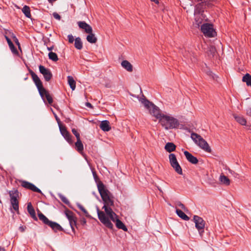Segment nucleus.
Segmentation results:
<instances>
[{
	"instance_id": "44",
	"label": "nucleus",
	"mask_w": 251,
	"mask_h": 251,
	"mask_svg": "<svg viewBox=\"0 0 251 251\" xmlns=\"http://www.w3.org/2000/svg\"><path fill=\"white\" fill-rule=\"evenodd\" d=\"M52 15H53V16L54 17V18L55 19H57L58 20H60L61 17H60V15L58 13H57L56 12H54Z\"/></svg>"
},
{
	"instance_id": "4",
	"label": "nucleus",
	"mask_w": 251,
	"mask_h": 251,
	"mask_svg": "<svg viewBox=\"0 0 251 251\" xmlns=\"http://www.w3.org/2000/svg\"><path fill=\"white\" fill-rule=\"evenodd\" d=\"M203 10L201 4L198 5L195 10L194 12V24L197 26H199L202 24V22L205 20V16L203 14Z\"/></svg>"
},
{
	"instance_id": "47",
	"label": "nucleus",
	"mask_w": 251,
	"mask_h": 251,
	"mask_svg": "<svg viewBox=\"0 0 251 251\" xmlns=\"http://www.w3.org/2000/svg\"><path fill=\"white\" fill-rule=\"evenodd\" d=\"M14 41L15 42V43L18 46L19 48H20V43L19 42L18 39L17 38H15V39H14Z\"/></svg>"
},
{
	"instance_id": "34",
	"label": "nucleus",
	"mask_w": 251,
	"mask_h": 251,
	"mask_svg": "<svg viewBox=\"0 0 251 251\" xmlns=\"http://www.w3.org/2000/svg\"><path fill=\"white\" fill-rule=\"evenodd\" d=\"M49 58L53 61L56 62L58 60V58L56 53L50 51L49 53Z\"/></svg>"
},
{
	"instance_id": "30",
	"label": "nucleus",
	"mask_w": 251,
	"mask_h": 251,
	"mask_svg": "<svg viewBox=\"0 0 251 251\" xmlns=\"http://www.w3.org/2000/svg\"><path fill=\"white\" fill-rule=\"evenodd\" d=\"M75 46L78 50H81L82 48V43L79 37L76 38L75 41Z\"/></svg>"
},
{
	"instance_id": "15",
	"label": "nucleus",
	"mask_w": 251,
	"mask_h": 251,
	"mask_svg": "<svg viewBox=\"0 0 251 251\" xmlns=\"http://www.w3.org/2000/svg\"><path fill=\"white\" fill-rule=\"evenodd\" d=\"M78 25L80 28L84 29L87 33L93 31L92 27L85 22H78Z\"/></svg>"
},
{
	"instance_id": "28",
	"label": "nucleus",
	"mask_w": 251,
	"mask_h": 251,
	"mask_svg": "<svg viewBox=\"0 0 251 251\" xmlns=\"http://www.w3.org/2000/svg\"><path fill=\"white\" fill-rule=\"evenodd\" d=\"M242 81L246 82L248 86H251V75L249 74H246L243 77Z\"/></svg>"
},
{
	"instance_id": "7",
	"label": "nucleus",
	"mask_w": 251,
	"mask_h": 251,
	"mask_svg": "<svg viewBox=\"0 0 251 251\" xmlns=\"http://www.w3.org/2000/svg\"><path fill=\"white\" fill-rule=\"evenodd\" d=\"M139 101L144 105L145 107L149 110L150 114L152 116H155V113L158 112L159 109L154 104L150 102L144 98H141Z\"/></svg>"
},
{
	"instance_id": "49",
	"label": "nucleus",
	"mask_w": 251,
	"mask_h": 251,
	"mask_svg": "<svg viewBox=\"0 0 251 251\" xmlns=\"http://www.w3.org/2000/svg\"><path fill=\"white\" fill-rule=\"evenodd\" d=\"M19 229L21 231L24 232L25 230V227L23 226H21L19 227Z\"/></svg>"
},
{
	"instance_id": "23",
	"label": "nucleus",
	"mask_w": 251,
	"mask_h": 251,
	"mask_svg": "<svg viewBox=\"0 0 251 251\" xmlns=\"http://www.w3.org/2000/svg\"><path fill=\"white\" fill-rule=\"evenodd\" d=\"M89 35L87 36L86 39L87 41L92 44H95L97 41V38L95 36V34L91 32L88 33Z\"/></svg>"
},
{
	"instance_id": "33",
	"label": "nucleus",
	"mask_w": 251,
	"mask_h": 251,
	"mask_svg": "<svg viewBox=\"0 0 251 251\" xmlns=\"http://www.w3.org/2000/svg\"><path fill=\"white\" fill-rule=\"evenodd\" d=\"M38 217L40 220L42 221L45 224L49 225L50 222L49 219L42 213H40L38 214Z\"/></svg>"
},
{
	"instance_id": "31",
	"label": "nucleus",
	"mask_w": 251,
	"mask_h": 251,
	"mask_svg": "<svg viewBox=\"0 0 251 251\" xmlns=\"http://www.w3.org/2000/svg\"><path fill=\"white\" fill-rule=\"evenodd\" d=\"M38 90L42 98L44 100L45 96L49 93L44 89L43 86L41 88H38Z\"/></svg>"
},
{
	"instance_id": "32",
	"label": "nucleus",
	"mask_w": 251,
	"mask_h": 251,
	"mask_svg": "<svg viewBox=\"0 0 251 251\" xmlns=\"http://www.w3.org/2000/svg\"><path fill=\"white\" fill-rule=\"evenodd\" d=\"M22 12L24 13L25 16L27 17V18H30L31 17V14H30V8L27 6H24L22 9Z\"/></svg>"
},
{
	"instance_id": "38",
	"label": "nucleus",
	"mask_w": 251,
	"mask_h": 251,
	"mask_svg": "<svg viewBox=\"0 0 251 251\" xmlns=\"http://www.w3.org/2000/svg\"><path fill=\"white\" fill-rule=\"evenodd\" d=\"M59 198H60V199L61 200V201L63 202H64L66 204H69V201H68V200L67 199V198L65 196H64V195H61V194H60L59 195Z\"/></svg>"
},
{
	"instance_id": "13",
	"label": "nucleus",
	"mask_w": 251,
	"mask_h": 251,
	"mask_svg": "<svg viewBox=\"0 0 251 251\" xmlns=\"http://www.w3.org/2000/svg\"><path fill=\"white\" fill-rule=\"evenodd\" d=\"M59 129L61 134L64 137V138L67 141V142L70 144H72L73 142L71 139V135L68 132V131L66 130V128L65 127L62 126L61 125H59Z\"/></svg>"
},
{
	"instance_id": "18",
	"label": "nucleus",
	"mask_w": 251,
	"mask_h": 251,
	"mask_svg": "<svg viewBox=\"0 0 251 251\" xmlns=\"http://www.w3.org/2000/svg\"><path fill=\"white\" fill-rule=\"evenodd\" d=\"M100 127L103 131H109L111 129L110 123L107 120H104L101 122Z\"/></svg>"
},
{
	"instance_id": "48",
	"label": "nucleus",
	"mask_w": 251,
	"mask_h": 251,
	"mask_svg": "<svg viewBox=\"0 0 251 251\" xmlns=\"http://www.w3.org/2000/svg\"><path fill=\"white\" fill-rule=\"evenodd\" d=\"M247 114L250 116H251V108L247 110Z\"/></svg>"
},
{
	"instance_id": "53",
	"label": "nucleus",
	"mask_w": 251,
	"mask_h": 251,
	"mask_svg": "<svg viewBox=\"0 0 251 251\" xmlns=\"http://www.w3.org/2000/svg\"><path fill=\"white\" fill-rule=\"evenodd\" d=\"M7 43L8 44V45L9 46L10 45H11L12 44V42H11V41L10 40H9V41H7Z\"/></svg>"
},
{
	"instance_id": "43",
	"label": "nucleus",
	"mask_w": 251,
	"mask_h": 251,
	"mask_svg": "<svg viewBox=\"0 0 251 251\" xmlns=\"http://www.w3.org/2000/svg\"><path fill=\"white\" fill-rule=\"evenodd\" d=\"M68 41H69V43H72L74 41V38L73 36L71 34L69 35L68 36Z\"/></svg>"
},
{
	"instance_id": "35",
	"label": "nucleus",
	"mask_w": 251,
	"mask_h": 251,
	"mask_svg": "<svg viewBox=\"0 0 251 251\" xmlns=\"http://www.w3.org/2000/svg\"><path fill=\"white\" fill-rule=\"evenodd\" d=\"M216 50L214 47L210 46L208 47V53L209 55L214 56L216 53Z\"/></svg>"
},
{
	"instance_id": "51",
	"label": "nucleus",
	"mask_w": 251,
	"mask_h": 251,
	"mask_svg": "<svg viewBox=\"0 0 251 251\" xmlns=\"http://www.w3.org/2000/svg\"><path fill=\"white\" fill-rule=\"evenodd\" d=\"M151 1L155 2L156 4L159 3V0H151Z\"/></svg>"
},
{
	"instance_id": "21",
	"label": "nucleus",
	"mask_w": 251,
	"mask_h": 251,
	"mask_svg": "<svg viewBox=\"0 0 251 251\" xmlns=\"http://www.w3.org/2000/svg\"><path fill=\"white\" fill-rule=\"evenodd\" d=\"M233 117L239 124L243 126L246 125L247 121L242 116L234 114Z\"/></svg>"
},
{
	"instance_id": "17",
	"label": "nucleus",
	"mask_w": 251,
	"mask_h": 251,
	"mask_svg": "<svg viewBox=\"0 0 251 251\" xmlns=\"http://www.w3.org/2000/svg\"><path fill=\"white\" fill-rule=\"evenodd\" d=\"M30 74L37 89L41 88L43 85L39 77L33 72H30Z\"/></svg>"
},
{
	"instance_id": "55",
	"label": "nucleus",
	"mask_w": 251,
	"mask_h": 251,
	"mask_svg": "<svg viewBox=\"0 0 251 251\" xmlns=\"http://www.w3.org/2000/svg\"><path fill=\"white\" fill-rule=\"evenodd\" d=\"M52 49H53V47H48V48H47L48 50H50H50H52Z\"/></svg>"
},
{
	"instance_id": "40",
	"label": "nucleus",
	"mask_w": 251,
	"mask_h": 251,
	"mask_svg": "<svg viewBox=\"0 0 251 251\" xmlns=\"http://www.w3.org/2000/svg\"><path fill=\"white\" fill-rule=\"evenodd\" d=\"M47 101H48V102L50 103V104H51L52 103L53 100H52V97H51V96L48 94L47 96H45V98Z\"/></svg>"
},
{
	"instance_id": "14",
	"label": "nucleus",
	"mask_w": 251,
	"mask_h": 251,
	"mask_svg": "<svg viewBox=\"0 0 251 251\" xmlns=\"http://www.w3.org/2000/svg\"><path fill=\"white\" fill-rule=\"evenodd\" d=\"M22 186L25 188L30 189L34 192L41 193V190L32 183L23 181L21 184Z\"/></svg>"
},
{
	"instance_id": "12",
	"label": "nucleus",
	"mask_w": 251,
	"mask_h": 251,
	"mask_svg": "<svg viewBox=\"0 0 251 251\" xmlns=\"http://www.w3.org/2000/svg\"><path fill=\"white\" fill-rule=\"evenodd\" d=\"M107 217L110 221L111 220L116 223V226L117 228L122 229L125 231H126L127 230V228L126 226L122 221L118 219V216L116 214L115 216H113V219H112L111 217L107 216Z\"/></svg>"
},
{
	"instance_id": "26",
	"label": "nucleus",
	"mask_w": 251,
	"mask_h": 251,
	"mask_svg": "<svg viewBox=\"0 0 251 251\" xmlns=\"http://www.w3.org/2000/svg\"><path fill=\"white\" fill-rule=\"evenodd\" d=\"M68 83L72 90H74L75 88V81L72 76L67 77Z\"/></svg>"
},
{
	"instance_id": "8",
	"label": "nucleus",
	"mask_w": 251,
	"mask_h": 251,
	"mask_svg": "<svg viewBox=\"0 0 251 251\" xmlns=\"http://www.w3.org/2000/svg\"><path fill=\"white\" fill-rule=\"evenodd\" d=\"M169 158L170 163L175 171L178 174L182 175V169L177 160L176 155L174 153H171L169 155Z\"/></svg>"
},
{
	"instance_id": "24",
	"label": "nucleus",
	"mask_w": 251,
	"mask_h": 251,
	"mask_svg": "<svg viewBox=\"0 0 251 251\" xmlns=\"http://www.w3.org/2000/svg\"><path fill=\"white\" fill-rule=\"evenodd\" d=\"M176 148V145L171 142L167 143L165 146V149L169 152L175 151Z\"/></svg>"
},
{
	"instance_id": "2",
	"label": "nucleus",
	"mask_w": 251,
	"mask_h": 251,
	"mask_svg": "<svg viewBox=\"0 0 251 251\" xmlns=\"http://www.w3.org/2000/svg\"><path fill=\"white\" fill-rule=\"evenodd\" d=\"M154 117L158 120L159 123L166 130L177 128L179 125V123L177 119L170 114L160 112V110L158 112L155 113Z\"/></svg>"
},
{
	"instance_id": "25",
	"label": "nucleus",
	"mask_w": 251,
	"mask_h": 251,
	"mask_svg": "<svg viewBox=\"0 0 251 251\" xmlns=\"http://www.w3.org/2000/svg\"><path fill=\"white\" fill-rule=\"evenodd\" d=\"M75 146L76 150L80 153H82L83 151V145L80 139H77V141L75 143Z\"/></svg>"
},
{
	"instance_id": "3",
	"label": "nucleus",
	"mask_w": 251,
	"mask_h": 251,
	"mask_svg": "<svg viewBox=\"0 0 251 251\" xmlns=\"http://www.w3.org/2000/svg\"><path fill=\"white\" fill-rule=\"evenodd\" d=\"M191 138L201 149L206 152H211V150L208 144L201 136L193 132L191 134Z\"/></svg>"
},
{
	"instance_id": "50",
	"label": "nucleus",
	"mask_w": 251,
	"mask_h": 251,
	"mask_svg": "<svg viewBox=\"0 0 251 251\" xmlns=\"http://www.w3.org/2000/svg\"><path fill=\"white\" fill-rule=\"evenodd\" d=\"M86 105L88 107H90V108H92V104L89 103V102H87L86 103Z\"/></svg>"
},
{
	"instance_id": "45",
	"label": "nucleus",
	"mask_w": 251,
	"mask_h": 251,
	"mask_svg": "<svg viewBox=\"0 0 251 251\" xmlns=\"http://www.w3.org/2000/svg\"><path fill=\"white\" fill-rule=\"evenodd\" d=\"M178 205L182 209L185 210V207L183 204L179 202L178 203Z\"/></svg>"
},
{
	"instance_id": "41",
	"label": "nucleus",
	"mask_w": 251,
	"mask_h": 251,
	"mask_svg": "<svg viewBox=\"0 0 251 251\" xmlns=\"http://www.w3.org/2000/svg\"><path fill=\"white\" fill-rule=\"evenodd\" d=\"M207 75L211 76L213 79L216 80L217 77V76L214 75L211 71H209L207 72Z\"/></svg>"
},
{
	"instance_id": "1",
	"label": "nucleus",
	"mask_w": 251,
	"mask_h": 251,
	"mask_svg": "<svg viewBox=\"0 0 251 251\" xmlns=\"http://www.w3.org/2000/svg\"><path fill=\"white\" fill-rule=\"evenodd\" d=\"M98 191L103 201L104 205L102 209L104 212L100 211L97 209V213L100 221L107 227L112 229L113 225L109 220L108 217L113 219V216H116V213L112 210L111 206L114 205L113 197L110 192L106 189L105 185L99 182L97 184Z\"/></svg>"
},
{
	"instance_id": "37",
	"label": "nucleus",
	"mask_w": 251,
	"mask_h": 251,
	"mask_svg": "<svg viewBox=\"0 0 251 251\" xmlns=\"http://www.w3.org/2000/svg\"><path fill=\"white\" fill-rule=\"evenodd\" d=\"M9 48L10 50H11L12 52L14 54H17L18 53V52L17 50V49L15 48L13 44L10 45L9 46Z\"/></svg>"
},
{
	"instance_id": "56",
	"label": "nucleus",
	"mask_w": 251,
	"mask_h": 251,
	"mask_svg": "<svg viewBox=\"0 0 251 251\" xmlns=\"http://www.w3.org/2000/svg\"><path fill=\"white\" fill-rule=\"evenodd\" d=\"M5 39H6V40L7 42L8 41H9V40H10V39H9L7 36H5Z\"/></svg>"
},
{
	"instance_id": "39",
	"label": "nucleus",
	"mask_w": 251,
	"mask_h": 251,
	"mask_svg": "<svg viewBox=\"0 0 251 251\" xmlns=\"http://www.w3.org/2000/svg\"><path fill=\"white\" fill-rule=\"evenodd\" d=\"M72 131L73 133L75 136L76 139H80L79 133L77 131V130L73 128Z\"/></svg>"
},
{
	"instance_id": "9",
	"label": "nucleus",
	"mask_w": 251,
	"mask_h": 251,
	"mask_svg": "<svg viewBox=\"0 0 251 251\" xmlns=\"http://www.w3.org/2000/svg\"><path fill=\"white\" fill-rule=\"evenodd\" d=\"M194 222L195 223L196 227L199 231V233L201 235L203 232L205 223L203 219L198 216H194L193 217Z\"/></svg>"
},
{
	"instance_id": "46",
	"label": "nucleus",
	"mask_w": 251,
	"mask_h": 251,
	"mask_svg": "<svg viewBox=\"0 0 251 251\" xmlns=\"http://www.w3.org/2000/svg\"><path fill=\"white\" fill-rule=\"evenodd\" d=\"M53 114L54 115V117H55V119H56L58 124H59V126L60 125L59 124L60 121L59 118L57 117V115L55 113H53Z\"/></svg>"
},
{
	"instance_id": "5",
	"label": "nucleus",
	"mask_w": 251,
	"mask_h": 251,
	"mask_svg": "<svg viewBox=\"0 0 251 251\" xmlns=\"http://www.w3.org/2000/svg\"><path fill=\"white\" fill-rule=\"evenodd\" d=\"M201 29L205 36L213 37L216 35V32L214 30L212 24L208 23L202 24Z\"/></svg>"
},
{
	"instance_id": "27",
	"label": "nucleus",
	"mask_w": 251,
	"mask_h": 251,
	"mask_svg": "<svg viewBox=\"0 0 251 251\" xmlns=\"http://www.w3.org/2000/svg\"><path fill=\"white\" fill-rule=\"evenodd\" d=\"M27 209L28 213L33 218H36L34 209L30 202L27 204Z\"/></svg>"
},
{
	"instance_id": "36",
	"label": "nucleus",
	"mask_w": 251,
	"mask_h": 251,
	"mask_svg": "<svg viewBox=\"0 0 251 251\" xmlns=\"http://www.w3.org/2000/svg\"><path fill=\"white\" fill-rule=\"evenodd\" d=\"M104 85L106 88H110L113 87L114 85L113 82L110 80L107 79L105 80Z\"/></svg>"
},
{
	"instance_id": "52",
	"label": "nucleus",
	"mask_w": 251,
	"mask_h": 251,
	"mask_svg": "<svg viewBox=\"0 0 251 251\" xmlns=\"http://www.w3.org/2000/svg\"><path fill=\"white\" fill-rule=\"evenodd\" d=\"M0 251H6L5 249L0 246Z\"/></svg>"
},
{
	"instance_id": "6",
	"label": "nucleus",
	"mask_w": 251,
	"mask_h": 251,
	"mask_svg": "<svg viewBox=\"0 0 251 251\" xmlns=\"http://www.w3.org/2000/svg\"><path fill=\"white\" fill-rule=\"evenodd\" d=\"M9 194L12 207L17 213H19V201L17 200L19 196L18 192L17 190H12L9 191Z\"/></svg>"
},
{
	"instance_id": "22",
	"label": "nucleus",
	"mask_w": 251,
	"mask_h": 251,
	"mask_svg": "<svg viewBox=\"0 0 251 251\" xmlns=\"http://www.w3.org/2000/svg\"><path fill=\"white\" fill-rule=\"evenodd\" d=\"M48 225H49L55 231H61L63 230L62 227L55 222L50 221Z\"/></svg>"
},
{
	"instance_id": "29",
	"label": "nucleus",
	"mask_w": 251,
	"mask_h": 251,
	"mask_svg": "<svg viewBox=\"0 0 251 251\" xmlns=\"http://www.w3.org/2000/svg\"><path fill=\"white\" fill-rule=\"evenodd\" d=\"M176 213L177 215L184 220H188L189 217L181 210L176 209Z\"/></svg>"
},
{
	"instance_id": "16",
	"label": "nucleus",
	"mask_w": 251,
	"mask_h": 251,
	"mask_svg": "<svg viewBox=\"0 0 251 251\" xmlns=\"http://www.w3.org/2000/svg\"><path fill=\"white\" fill-rule=\"evenodd\" d=\"M184 154L187 160L192 164H196L198 162V160L196 157L187 151H184Z\"/></svg>"
},
{
	"instance_id": "11",
	"label": "nucleus",
	"mask_w": 251,
	"mask_h": 251,
	"mask_svg": "<svg viewBox=\"0 0 251 251\" xmlns=\"http://www.w3.org/2000/svg\"><path fill=\"white\" fill-rule=\"evenodd\" d=\"M40 72L43 75L46 81H49L52 77V74L50 70L44 66L40 65L39 67Z\"/></svg>"
},
{
	"instance_id": "20",
	"label": "nucleus",
	"mask_w": 251,
	"mask_h": 251,
	"mask_svg": "<svg viewBox=\"0 0 251 251\" xmlns=\"http://www.w3.org/2000/svg\"><path fill=\"white\" fill-rule=\"evenodd\" d=\"M219 181L220 184L226 186L229 185L230 183L229 179L227 176L222 174L220 176Z\"/></svg>"
},
{
	"instance_id": "19",
	"label": "nucleus",
	"mask_w": 251,
	"mask_h": 251,
	"mask_svg": "<svg viewBox=\"0 0 251 251\" xmlns=\"http://www.w3.org/2000/svg\"><path fill=\"white\" fill-rule=\"evenodd\" d=\"M121 65L123 68L129 72H131L133 71L132 65L127 60L123 61L121 63Z\"/></svg>"
},
{
	"instance_id": "10",
	"label": "nucleus",
	"mask_w": 251,
	"mask_h": 251,
	"mask_svg": "<svg viewBox=\"0 0 251 251\" xmlns=\"http://www.w3.org/2000/svg\"><path fill=\"white\" fill-rule=\"evenodd\" d=\"M66 216L68 219L70 226L73 230H74V226L76 225V218L75 214L70 210H66L65 212Z\"/></svg>"
},
{
	"instance_id": "42",
	"label": "nucleus",
	"mask_w": 251,
	"mask_h": 251,
	"mask_svg": "<svg viewBox=\"0 0 251 251\" xmlns=\"http://www.w3.org/2000/svg\"><path fill=\"white\" fill-rule=\"evenodd\" d=\"M79 208L83 212V213L86 215V216H87L88 215V212L87 210L82 206V205L79 204L78 205Z\"/></svg>"
},
{
	"instance_id": "54",
	"label": "nucleus",
	"mask_w": 251,
	"mask_h": 251,
	"mask_svg": "<svg viewBox=\"0 0 251 251\" xmlns=\"http://www.w3.org/2000/svg\"><path fill=\"white\" fill-rule=\"evenodd\" d=\"M11 37L13 38V39L14 40L15 39V38H17L16 37V36L13 34V33H12V35H11Z\"/></svg>"
}]
</instances>
